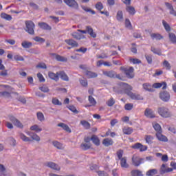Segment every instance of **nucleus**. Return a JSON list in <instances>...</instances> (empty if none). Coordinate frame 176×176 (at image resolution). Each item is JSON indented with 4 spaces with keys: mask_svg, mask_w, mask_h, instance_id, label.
<instances>
[{
    "mask_svg": "<svg viewBox=\"0 0 176 176\" xmlns=\"http://www.w3.org/2000/svg\"><path fill=\"white\" fill-rule=\"evenodd\" d=\"M38 25L41 30H45V31H52V27L45 22H39Z\"/></svg>",
    "mask_w": 176,
    "mask_h": 176,
    "instance_id": "14",
    "label": "nucleus"
},
{
    "mask_svg": "<svg viewBox=\"0 0 176 176\" xmlns=\"http://www.w3.org/2000/svg\"><path fill=\"white\" fill-rule=\"evenodd\" d=\"M123 3L126 5V10L131 16H134L135 14V8L133 6H130L131 5V0H122Z\"/></svg>",
    "mask_w": 176,
    "mask_h": 176,
    "instance_id": "3",
    "label": "nucleus"
},
{
    "mask_svg": "<svg viewBox=\"0 0 176 176\" xmlns=\"http://www.w3.org/2000/svg\"><path fill=\"white\" fill-rule=\"evenodd\" d=\"M37 78L39 80V82H45V78L43 77V75H42V74L38 73L37 74Z\"/></svg>",
    "mask_w": 176,
    "mask_h": 176,
    "instance_id": "64",
    "label": "nucleus"
},
{
    "mask_svg": "<svg viewBox=\"0 0 176 176\" xmlns=\"http://www.w3.org/2000/svg\"><path fill=\"white\" fill-rule=\"evenodd\" d=\"M144 139L146 144H153V136L151 135H146Z\"/></svg>",
    "mask_w": 176,
    "mask_h": 176,
    "instance_id": "35",
    "label": "nucleus"
},
{
    "mask_svg": "<svg viewBox=\"0 0 176 176\" xmlns=\"http://www.w3.org/2000/svg\"><path fill=\"white\" fill-rule=\"evenodd\" d=\"M132 163L135 167L142 164L144 163V158H141L139 156L133 155L132 157Z\"/></svg>",
    "mask_w": 176,
    "mask_h": 176,
    "instance_id": "10",
    "label": "nucleus"
},
{
    "mask_svg": "<svg viewBox=\"0 0 176 176\" xmlns=\"http://www.w3.org/2000/svg\"><path fill=\"white\" fill-rule=\"evenodd\" d=\"M162 133H163V131L156 133L157 140H159V141H162V142H167L168 139H167V137L164 136V135L162 134Z\"/></svg>",
    "mask_w": 176,
    "mask_h": 176,
    "instance_id": "17",
    "label": "nucleus"
},
{
    "mask_svg": "<svg viewBox=\"0 0 176 176\" xmlns=\"http://www.w3.org/2000/svg\"><path fill=\"white\" fill-rule=\"evenodd\" d=\"M29 135L31 137L32 139H33L34 141L39 142L41 141V138L36 135V133H30Z\"/></svg>",
    "mask_w": 176,
    "mask_h": 176,
    "instance_id": "44",
    "label": "nucleus"
},
{
    "mask_svg": "<svg viewBox=\"0 0 176 176\" xmlns=\"http://www.w3.org/2000/svg\"><path fill=\"white\" fill-rule=\"evenodd\" d=\"M169 39L172 43H176V36L174 34V33L169 34Z\"/></svg>",
    "mask_w": 176,
    "mask_h": 176,
    "instance_id": "52",
    "label": "nucleus"
},
{
    "mask_svg": "<svg viewBox=\"0 0 176 176\" xmlns=\"http://www.w3.org/2000/svg\"><path fill=\"white\" fill-rule=\"evenodd\" d=\"M80 124L85 127L87 130H89L90 129V123L86 120H81L80 121Z\"/></svg>",
    "mask_w": 176,
    "mask_h": 176,
    "instance_id": "45",
    "label": "nucleus"
},
{
    "mask_svg": "<svg viewBox=\"0 0 176 176\" xmlns=\"http://www.w3.org/2000/svg\"><path fill=\"white\" fill-rule=\"evenodd\" d=\"M14 59L15 61H24V58L21 55H15L14 56Z\"/></svg>",
    "mask_w": 176,
    "mask_h": 176,
    "instance_id": "61",
    "label": "nucleus"
},
{
    "mask_svg": "<svg viewBox=\"0 0 176 176\" xmlns=\"http://www.w3.org/2000/svg\"><path fill=\"white\" fill-rule=\"evenodd\" d=\"M80 148L82 149V151H87L88 149H90V148H91V145L87 143H82L80 146Z\"/></svg>",
    "mask_w": 176,
    "mask_h": 176,
    "instance_id": "36",
    "label": "nucleus"
},
{
    "mask_svg": "<svg viewBox=\"0 0 176 176\" xmlns=\"http://www.w3.org/2000/svg\"><path fill=\"white\" fill-rule=\"evenodd\" d=\"M130 63L133 64H141V60L138 58H129Z\"/></svg>",
    "mask_w": 176,
    "mask_h": 176,
    "instance_id": "57",
    "label": "nucleus"
},
{
    "mask_svg": "<svg viewBox=\"0 0 176 176\" xmlns=\"http://www.w3.org/2000/svg\"><path fill=\"white\" fill-rule=\"evenodd\" d=\"M144 116L146 118H148L149 119H154V118H156V115L155 114V112L152 111V109H150V108L146 109L144 111Z\"/></svg>",
    "mask_w": 176,
    "mask_h": 176,
    "instance_id": "13",
    "label": "nucleus"
},
{
    "mask_svg": "<svg viewBox=\"0 0 176 176\" xmlns=\"http://www.w3.org/2000/svg\"><path fill=\"white\" fill-rule=\"evenodd\" d=\"M78 32H81V34H89L92 38L97 37V34L94 32V30H93V28L91 26H87L86 30H78Z\"/></svg>",
    "mask_w": 176,
    "mask_h": 176,
    "instance_id": "6",
    "label": "nucleus"
},
{
    "mask_svg": "<svg viewBox=\"0 0 176 176\" xmlns=\"http://www.w3.org/2000/svg\"><path fill=\"white\" fill-rule=\"evenodd\" d=\"M96 8L98 10H100V12H101V10H102V9H104V5H102V3L98 2V3H96Z\"/></svg>",
    "mask_w": 176,
    "mask_h": 176,
    "instance_id": "58",
    "label": "nucleus"
},
{
    "mask_svg": "<svg viewBox=\"0 0 176 176\" xmlns=\"http://www.w3.org/2000/svg\"><path fill=\"white\" fill-rule=\"evenodd\" d=\"M88 101L92 107H96V105H97V101H96V99L91 96H89Z\"/></svg>",
    "mask_w": 176,
    "mask_h": 176,
    "instance_id": "39",
    "label": "nucleus"
},
{
    "mask_svg": "<svg viewBox=\"0 0 176 176\" xmlns=\"http://www.w3.org/2000/svg\"><path fill=\"white\" fill-rule=\"evenodd\" d=\"M0 176H6V168L3 164H0Z\"/></svg>",
    "mask_w": 176,
    "mask_h": 176,
    "instance_id": "43",
    "label": "nucleus"
},
{
    "mask_svg": "<svg viewBox=\"0 0 176 176\" xmlns=\"http://www.w3.org/2000/svg\"><path fill=\"white\" fill-rule=\"evenodd\" d=\"M52 102L54 105H63V103L60 102V100L57 98H53L52 100Z\"/></svg>",
    "mask_w": 176,
    "mask_h": 176,
    "instance_id": "49",
    "label": "nucleus"
},
{
    "mask_svg": "<svg viewBox=\"0 0 176 176\" xmlns=\"http://www.w3.org/2000/svg\"><path fill=\"white\" fill-rule=\"evenodd\" d=\"M34 41H35V42H40L41 43H43V42H45V38L39 36H36L34 38Z\"/></svg>",
    "mask_w": 176,
    "mask_h": 176,
    "instance_id": "62",
    "label": "nucleus"
},
{
    "mask_svg": "<svg viewBox=\"0 0 176 176\" xmlns=\"http://www.w3.org/2000/svg\"><path fill=\"white\" fill-rule=\"evenodd\" d=\"M85 75L87 76L88 79H91L92 78H97V76H98L97 73H94L90 71H87L85 72Z\"/></svg>",
    "mask_w": 176,
    "mask_h": 176,
    "instance_id": "29",
    "label": "nucleus"
},
{
    "mask_svg": "<svg viewBox=\"0 0 176 176\" xmlns=\"http://www.w3.org/2000/svg\"><path fill=\"white\" fill-rule=\"evenodd\" d=\"M30 130H32V131H36V133H41L42 128L39 127L37 124H34L30 127Z\"/></svg>",
    "mask_w": 176,
    "mask_h": 176,
    "instance_id": "33",
    "label": "nucleus"
},
{
    "mask_svg": "<svg viewBox=\"0 0 176 176\" xmlns=\"http://www.w3.org/2000/svg\"><path fill=\"white\" fill-rule=\"evenodd\" d=\"M103 75L104 76H107L108 78H118V79H120L122 80V78L120 77V74H116V72L115 71L111 70V71H103L102 72Z\"/></svg>",
    "mask_w": 176,
    "mask_h": 176,
    "instance_id": "7",
    "label": "nucleus"
},
{
    "mask_svg": "<svg viewBox=\"0 0 176 176\" xmlns=\"http://www.w3.org/2000/svg\"><path fill=\"white\" fill-rule=\"evenodd\" d=\"M79 82H80V85L83 86V87H87V85H88L87 80L80 79Z\"/></svg>",
    "mask_w": 176,
    "mask_h": 176,
    "instance_id": "63",
    "label": "nucleus"
},
{
    "mask_svg": "<svg viewBox=\"0 0 176 176\" xmlns=\"http://www.w3.org/2000/svg\"><path fill=\"white\" fill-rule=\"evenodd\" d=\"M134 107V105L131 103H127L124 105V109L126 111H131L133 108Z\"/></svg>",
    "mask_w": 176,
    "mask_h": 176,
    "instance_id": "56",
    "label": "nucleus"
},
{
    "mask_svg": "<svg viewBox=\"0 0 176 176\" xmlns=\"http://www.w3.org/2000/svg\"><path fill=\"white\" fill-rule=\"evenodd\" d=\"M116 102V100H114L113 97L110 98L107 102L106 104L107 107H113L115 105V103Z\"/></svg>",
    "mask_w": 176,
    "mask_h": 176,
    "instance_id": "37",
    "label": "nucleus"
},
{
    "mask_svg": "<svg viewBox=\"0 0 176 176\" xmlns=\"http://www.w3.org/2000/svg\"><path fill=\"white\" fill-rule=\"evenodd\" d=\"M58 76H60V79L62 80H64L65 82H68L69 80V77L64 72V71L59 72Z\"/></svg>",
    "mask_w": 176,
    "mask_h": 176,
    "instance_id": "23",
    "label": "nucleus"
},
{
    "mask_svg": "<svg viewBox=\"0 0 176 176\" xmlns=\"http://www.w3.org/2000/svg\"><path fill=\"white\" fill-rule=\"evenodd\" d=\"M156 174H157V169H150L146 172V175L153 176V175H156Z\"/></svg>",
    "mask_w": 176,
    "mask_h": 176,
    "instance_id": "41",
    "label": "nucleus"
},
{
    "mask_svg": "<svg viewBox=\"0 0 176 176\" xmlns=\"http://www.w3.org/2000/svg\"><path fill=\"white\" fill-rule=\"evenodd\" d=\"M102 144L104 146H111L113 145V140L111 138H105L102 140Z\"/></svg>",
    "mask_w": 176,
    "mask_h": 176,
    "instance_id": "21",
    "label": "nucleus"
},
{
    "mask_svg": "<svg viewBox=\"0 0 176 176\" xmlns=\"http://www.w3.org/2000/svg\"><path fill=\"white\" fill-rule=\"evenodd\" d=\"M151 38L152 39H155L156 41H160L163 39V36L159 33H152L151 34Z\"/></svg>",
    "mask_w": 176,
    "mask_h": 176,
    "instance_id": "27",
    "label": "nucleus"
},
{
    "mask_svg": "<svg viewBox=\"0 0 176 176\" xmlns=\"http://www.w3.org/2000/svg\"><path fill=\"white\" fill-rule=\"evenodd\" d=\"M58 74H59V72H57L56 74H55L54 72H50L48 73V76L52 80H55L56 82H57L60 79L58 77Z\"/></svg>",
    "mask_w": 176,
    "mask_h": 176,
    "instance_id": "19",
    "label": "nucleus"
},
{
    "mask_svg": "<svg viewBox=\"0 0 176 176\" xmlns=\"http://www.w3.org/2000/svg\"><path fill=\"white\" fill-rule=\"evenodd\" d=\"M52 144L55 148H57L58 149H63V144L61 143L54 141Z\"/></svg>",
    "mask_w": 176,
    "mask_h": 176,
    "instance_id": "55",
    "label": "nucleus"
},
{
    "mask_svg": "<svg viewBox=\"0 0 176 176\" xmlns=\"http://www.w3.org/2000/svg\"><path fill=\"white\" fill-rule=\"evenodd\" d=\"M123 153H124V152L122 149H120L117 151L116 155L118 156V160L123 159Z\"/></svg>",
    "mask_w": 176,
    "mask_h": 176,
    "instance_id": "51",
    "label": "nucleus"
},
{
    "mask_svg": "<svg viewBox=\"0 0 176 176\" xmlns=\"http://www.w3.org/2000/svg\"><path fill=\"white\" fill-rule=\"evenodd\" d=\"M123 134L126 135H130V134H133V128L129 126H124L122 128Z\"/></svg>",
    "mask_w": 176,
    "mask_h": 176,
    "instance_id": "25",
    "label": "nucleus"
},
{
    "mask_svg": "<svg viewBox=\"0 0 176 176\" xmlns=\"http://www.w3.org/2000/svg\"><path fill=\"white\" fill-rule=\"evenodd\" d=\"M158 113L162 118H170L171 117V113H170V111L168 110V109H167L166 107L158 108Z\"/></svg>",
    "mask_w": 176,
    "mask_h": 176,
    "instance_id": "5",
    "label": "nucleus"
},
{
    "mask_svg": "<svg viewBox=\"0 0 176 176\" xmlns=\"http://www.w3.org/2000/svg\"><path fill=\"white\" fill-rule=\"evenodd\" d=\"M37 119L40 120V122H43V120H45V116L42 112L37 113Z\"/></svg>",
    "mask_w": 176,
    "mask_h": 176,
    "instance_id": "54",
    "label": "nucleus"
},
{
    "mask_svg": "<svg viewBox=\"0 0 176 176\" xmlns=\"http://www.w3.org/2000/svg\"><path fill=\"white\" fill-rule=\"evenodd\" d=\"M68 109L73 112V113H79V111L76 109V107L74 105H69L67 107Z\"/></svg>",
    "mask_w": 176,
    "mask_h": 176,
    "instance_id": "50",
    "label": "nucleus"
},
{
    "mask_svg": "<svg viewBox=\"0 0 176 176\" xmlns=\"http://www.w3.org/2000/svg\"><path fill=\"white\" fill-rule=\"evenodd\" d=\"M72 36L76 39L77 41H80V39H84L85 36L79 32H74L72 33Z\"/></svg>",
    "mask_w": 176,
    "mask_h": 176,
    "instance_id": "18",
    "label": "nucleus"
},
{
    "mask_svg": "<svg viewBox=\"0 0 176 176\" xmlns=\"http://www.w3.org/2000/svg\"><path fill=\"white\" fill-rule=\"evenodd\" d=\"M39 90H41V91H43V93H49L50 91V89H49V87L45 85H43V86L39 87Z\"/></svg>",
    "mask_w": 176,
    "mask_h": 176,
    "instance_id": "47",
    "label": "nucleus"
},
{
    "mask_svg": "<svg viewBox=\"0 0 176 176\" xmlns=\"http://www.w3.org/2000/svg\"><path fill=\"white\" fill-rule=\"evenodd\" d=\"M65 43H67V45L71 46L72 47H78L79 46L78 42H76L75 40L72 38L66 39L65 40Z\"/></svg>",
    "mask_w": 176,
    "mask_h": 176,
    "instance_id": "15",
    "label": "nucleus"
},
{
    "mask_svg": "<svg viewBox=\"0 0 176 176\" xmlns=\"http://www.w3.org/2000/svg\"><path fill=\"white\" fill-rule=\"evenodd\" d=\"M118 86L123 90L124 93L127 94L132 100H144L141 95L131 92L133 87L130 85L125 82H120Z\"/></svg>",
    "mask_w": 176,
    "mask_h": 176,
    "instance_id": "1",
    "label": "nucleus"
},
{
    "mask_svg": "<svg viewBox=\"0 0 176 176\" xmlns=\"http://www.w3.org/2000/svg\"><path fill=\"white\" fill-rule=\"evenodd\" d=\"M162 87V89L165 90V89H167V83L166 82H155L153 85V89H160V87Z\"/></svg>",
    "mask_w": 176,
    "mask_h": 176,
    "instance_id": "16",
    "label": "nucleus"
},
{
    "mask_svg": "<svg viewBox=\"0 0 176 176\" xmlns=\"http://www.w3.org/2000/svg\"><path fill=\"white\" fill-rule=\"evenodd\" d=\"M142 86H143V89H144L146 91H150V92L154 91L153 85H151L148 82L144 83Z\"/></svg>",
    "mask_w": 176,
    "mask_h": 176,
    "instance_id": "20",
    "label": "nucleus"
},
{
    "mask_svg": "<svg viewBox=\"0 0 176 176\" xmlns=\"http://www.w3.org/2000/svg\"><path fill=\"white\" fill-rule=\"evenodd\" d=\"M167 170V166H166V164H163L161 166L160 168V173L161 174H166V171Z\"/></svg>",
    "mask_w": 176,
    "mask_h": 176,
    "instance_id": "60",
    "label": "nucleus"
},
{
    "mask_svg": "<svg viewBox=\"0 0 176 176\" xmlns=\"http://www.w3.org/2000/svg\"><path fill=\"white\" fill-rule=\"evenodd\" d=\"M1 19H4L5 20H8V21H10V20H12V16H10L6 13H1Z\"/></svg>",
    "mask_w": 176,
    "mask_h": 176,
    "instance_id": "48",
    "label": "nucleus"
},
{
    "mask_svg": "<svg viewBox=\"0 0 176 176\" xmlns=\"http://www.w3.org/2000/svg\"><path fill=\"white\" fill-rule=\"evenodd\" d=\"M58 127H61L65 130V131H67V133L72 132L71 129H69V126H68V125L63 122L58 124Z\"/></svg>",
    "mask_w": 176,
    "mask_h": 176,
    "instance_id": "28",
    "label": "nucleus"
},
{
    "mask_svg": "<svg viewBox=\"0 0 176 176\" xmlns=\"http://www.w3.org/2000/svg\"><path fill=\"white\" fill-rule=\"evenodd\" d=\"M47 167H50V168H52L53 170H56V171H60V166L56 164L54 162H47L46 164Z\"/></svg>",
    "mask_w": 176,
    "mask_h": 176,
    "instance_id": "22",
    "label": "nucleus"
},
{
    "mask_svg": "<svg viewBox=\"0 0 176 176\" xmlns=\"http://www.w3.org/2000/svg\"><path fill=\"white\" fill-rule=\"evenodd\" d=\"M153 126L157 133H161L162 131H163L162 130V126L158 123H156V122L153 123Z\"/></svg>",
    "mask_w": 176,
    "mask_h": 176,
    "instance_id": "32",
    "label": "nucleus"
},
{
    "mask_svg": "<svg viewBox=\"0 0 176 176\" xmlns=\"http://www.w3.org/2000/svg\"><path fill=\"white\" fill-rule=\"evenodd\" d=\"M55 58L57 61H60V63H67L68 61V59L67 58L61 56L60 55H56Z\"/></svg>",
    "mask_w": 176,
    "mask_h": 176,
    "instance_id": "34",
    "label": "nucleus"
},
{
    "mask_svg": "<svg viewBox=\"0 0 176 176\" xmlns=\"http://www.w3.org/2000/svg\"><path fill=\"white\" fill-rule=\"evenodd\" d=\"M131 174L132 176H144V175H142V172L140 170H131Z\"/></svg>",
    "mask_w": 176,
    "mask_h": 176,
    "instance_id": "40",
    "label": "nucleus"
},
{
    "mask_svg": "<svg viewBox=\"0 0 176 176\" xmlns=\"http://www.w3.org/2000/svg\"><path fill=\"white\" fill-rule=\"evenodd\" d=\"M26 25V32L30 34V35H34L35 34V23L32 21H25Z\"/></svg>",
    "mask_w": 176,
    "mask_h": 176,
    "instance_id": "4",
    "label": "nucleus"
},
{
    "mask_svg": "<svg viewBox=\"0 0 176 176\" xmlns=\"http://www.w3.org/2000/svg\"><path fill=\"white\" fill-rule=\"evenodd\" d=\"M120 160V166L122 168H129V164H127V158L122 157Z\"/></svg>",
    "mask_w": 176,
    "mask_h": 176,
    "instance_id": "26",
    "label": "nucleus"
},
{
    "mask_svg": "<svg viewBox=\"0 0 176 176\" xmlns=\"http://www.w3.org/2000/svg\"><path fill=\"white\" fill-rule=\"evenodd\" d=\"M116 19L118 21H123V12L122 10H119L117 12Z\"/></svg>",
    "mask_w": 176,
    "mask_h": 176,
    "instance_id": "42",
    "label": "nucleus"
},
{
    "mask_svg": "<svg viewBox=\"0 0 176 176\" xmlns=\"http://www.w3.org/2000/svg\"><path fill=\"white\" fill-rule=\"evenodd\" d=\"M166 6L170 10V14H172L173 16H175L176 17V11L174 10V7H173V5L170 3H165Z\"/></svg>",
    "mask_w": 176,
    "mask_h": 176,
    "instance_id": "24",
    "label": "nucleus"
},
{
    "mask_svg": "<svg viewBox=\"0 0 176 176\" xmlns=\"http://www.w3.org/2000/svg\"><path fill=\"white\" fill-rule=\"evenodd\" d=\"M163 65L168 71H170V69H171V65H170V63H168V61L164 60Z\"/></svg>",
    "mask_w": 176,
    "mask_h": 176,
    "instance_id": "53",
    "label": "nucleus"
},
{
    "mask_svg": "<svg viewBox=\"0 0 176 176\" xmlns=\"http://www.w3.org/2000/svg\"><path fill=\"white\" fill-rule=\"evenodd\" d=\"M171 96H170V93L167 91H161L160 93V98L162 101H164V102H168Z\"/></svg>",
    "mask_w": 176,
    "mask_h": 176,
    "instance_id": "8",
    "label": "nucleus"
},
{
    "mask_svg": "<svg viewBox=\"0 0 176 176\" xmlns=\"http://www.w3.org/2000/svg\"><path fill=\"white\" fill-rule=\"evenodd\" d=\"M91 141H92V142H94L96 146H100V139H98V137L96 136L95 135L91 136Z\"/></svg>",
    "mask_w": 176,
    "mask_h": 176,
    "instance_id": "31",
    "label": "nucleus"
},
{
    "mask_svg": "<svg viewBox=\"0 0 176 176\" xmlns=\"http://www.w3.org/2000/svg\"><path fill=\"white\" fill-rule=\"evenodd\" d=\"M63 2H65L67 6H69V8H74V9L79 8L78 2L75 0H63Z\"/></svg>",
    "mask_w": 176,
    "mask_h": 176,
    "instance_id": "12",
    "label": "nucleus"
},
{
    "mask_svg": "<svg viewBox=\"0 0 176 176\" xmlns=\"http://www.w3.org/2000/svg\"><path fill=\"white\" fill-rule=\"evenodd\" d=\"M133 149H139L140 152H145L148 150V146L141 143H135L132 146Z\"/></svg>",
    "mask_w": 176,
    "mask_h": 176,
    "instance_id": "11",
    "label": "nucleus"
},
{
    "mask_svg": "<svg viewBox=\"0 0 176 176\" xmlns=\"http://www.w3.org/2000/svg\"><path fill=\"white\" fill-rule=\"evenodd\" d=\"M162 25H164V29L167 32H170L171 31V27H170V25L166 22V21H162Z\"/></svg>",
    "mask_w": 176,
    "mask_h": 176,
    "instance_id": "46",
    "label": "nucleus"
},
{
    "mask_svg": "<svg viewBox=\"0 0 176 176\" xmlns=\"http://www.w3.org/2000/svg\"><path fill=\"white\" fill-rule=\"evenodd\" d=\"M120 69L125 74L126 78L129 79H133L134 78V67H131L128 69L125 67H121Z\"/></svg>",
    "mask_w": 176,
    "mask_h": 176,
    "instance_id": "2",
    "label": "nucleus"
},
{
    "mask_svg": "<svg viewBox=\"0 0 176 176\" xmlns=\"http://www.w3.org/2000/svg\"><path fill=\"white\" fill-rule=\"evenodd\" d=\"M8 119L10 120V122H12V123H13V124H14L16 127H19V129H23V127H24L23 124L20 122V120L16 118V117L13 116H8Z\"/></svg>",
    "mask_w": 176,
    "mask_h": 176,
    "instance_id": "9",
    "label": "nucleus"
},
{
    "mask_svg": "<svg viewBox=\"0 0 176 176\" xmlns=\"http://www.w3.org/2000/svg\"><path fill=\"white\" fill-rule=\"evenodd\" d=\"M21 46L23 49H30V47H32V43L29 41H23L21 43Z\"/></svg>",
    "mask_w": 176,
    "mask_h": 176,
    "instance_id": "30",
    "label": "nucleus"
},
{
    "mask_svg": "<svg viewBox=\"0 0 176 176\" xmlns=\"http://www.w3.org/2000/svg\"><path fill=\"white\" fill-rule=\"evenodd\" d=\"M19 137L22 141H24V142H30L31 141V139L30 138L27 137L24 133H19Z\"/></svg>",
    "mask_w": 176,
    "mask_h": 176,
    "instance_id": "38",
    "label": "nucleus"
},
{
    "mask_svg": "<svg viewBox=\"0 0 176 176\" xmlns=\"http://www.w3.org/2000/svg\"><path fill=\"white\" fill-rule=\"evenodd\" d=\"M125 27L126 28H129L130 30H131L133 28V26L131 25V22H130L129 19H126L125 20Z\"/></svg>",
    "mask_w": 176,
    "mask_h": 176,
    "instance_id": "59",
    "label": "nucleus"
}]
</instances>
